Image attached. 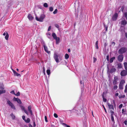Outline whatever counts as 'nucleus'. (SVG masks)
<instances>
[{
	"mask_svg": "<svg viewBox=\"0 0 127 127\" xmlns=\"http://www.w3.org/2000/svg\"><path fill=\"white\" fill-rule=\"evenodd\" d=\"M46 16L44 14H41L40 15V17L39 18L36 16L35 17V19L37 21L40 22H42L43 19Z\"/></svg>",
	"mask_w": 127,
	"mask_h": 127,
	"instance_id": "1",
	"label": "nucleus"
},
{
	"mask_svg": "<svg viewBox=\"0 0 127 127\" xmlns=\"http://www.w3.org/2000/svg\"><path fill=\"white\" fill-rule=\"evenodd\" d=\"M127 50V48L126 47H123L121 48L118 51V53L122 54L125 53Z\"/></svg>",
	"mask_w": 127,
	"mask_h": 127,
	"instance_id": "2",
	"label": "nucleus"
},
{
	"mask_svg": "<svg viewBox=\"0 0 127 127\" xmlns=\"http://www.w3.org/2000/svg\"><path fill=\"white\" fill-rule=\"evenodd\" d=\"M7 103L14 110H15V107L13 103L8 99L7 100Z\"/></svg>",
	"mask_w": 127,
	"mask_h": 127,
	"instance_id": "3",
	"label": "nucleus"
},
{
	"mask_svg": "<svg viewBox=\"0 0 127 127\" xmlns=\"http://www.w3.org/2000/svg\"><path fill=\"white\" fill-rule=\"evenodd\" d=\"M125 83V81L124 80H121L119 86V88L120 89L122 90L123 89V85Z\"/></svg>",
	"mask_w": 127,
	"mask_h": 127,
	"instance_id": "4",
	"label": "nucleus"
},
{
	"mask_svg": "<svg viewBox=\"0 0 127 127\" xmlns=\"http://www.w3.org/2000/svg\"><path fill=\"white\" fill-rule=\"evenodd\" d=\"M121 25L125 26L127 24V22L123 17L121 19Z\"/></svg>",
	"mask_w": 127,
	"mask_h": 127,
	"instance_id": "5",
	"label": "nucleus"
},
{
	"mask_svg": "<svg viewBox=\"0 0 127 127\" xmlns=\"http://www.w3.org/2000/svg\"><path fill=\"white\" fill-rule=\"evenodd\" d=\"M124 58L123 55L122 54L120 55L118 57V60L120 62H121L122 61Z\"/></svg>",
	"mask_w": 127,
	"mask_h": 127,
	"instance_id": "6",
	"label": "nucleus"
},
{
	"mask_svg": "<svg viewBox=\"0 0 127 127\" xmlns=\"http://www.w3.org/2000/svg\"><path fill=\"white\" fill-rule=\"evenodd\" d=\"M118 17V14L117 13H115V14L113 15L112 19L113 21H115L117 19Z\"/></svg>",
	"mask_w": 127,
	"mask_h": 127,
	"instance_id": "7",
	"label": "nucleus"
},
{
	"mask_svg": "<svg viewBox=\"0 0 127 127\" xmlns=\"http://www.w3.org/2000/svg\"><path fill=\"white\" fill-rule=\"evenodd\" d=\"M118 78L117 76H115L114 77V80L113 81V85H115L117 83V82L118 81Z\"/></svg>",
	"mask_w": 127,
	"mask_h": 127,
	"instance_id": "8",
	"label": "nucleus"
},
{
	"mask_svg": "<svg viewBox=\"0 0 127 127\" xmlns=\"http://www.w3.org/2000/svg\"><path fill=\"white\" fill-rule=\"evenodd\" d=\"M13 100L14 101H17V102L20 104H21L22 102L21 100L18 98H16L14 97L13 99Z\"/></svg>",
	"mask_w": 127,
	"mask_h": 127,
	"instance_id": "9",
	"label": "nucleus"
},
{
	"mask_svg": "<svg viewBox=\"0 0 127 127\" xmlns=\"http://www.w3.org/2000/svg\"><path fill=\"white\" fill-rule=\"evenodd\" d=\"M44 49L45 52L48 53V54H50L51 53V52L50 51H49L48 50V48L47 47L45 46H44L43 47Z\"/></svg>",
	"mask_w": 127,
	"mask_h": 127,
	"instance_id": "10",
	"label": "nucleus"
},
{
	"mask_svg": "<svg viewBox=\"0 0 127 127\" xmlns=\"http://www.w3.org/2000/svg\"><path fill=\"white\" fill-rule=\"evenodd\" d=\"M54 59L55 60L56 62L59 63V61L57 55L56 54H55L54 55Z\"/></svg>",
	"mask_w": 127,
	"mask_h": 127,
	"instance_id": "11",
	"label": "nucleus"
},
{
	"mask_svg": "<svg viewBox=\"0 0 127 127\" xmlns=\"http://www.w3.org/2000/svg\"><path fill=\"white\" fill-rule=\"evenodd\" d=\"M28 18L31 21L32 20L33 18V17L30 14H28Z\"/></svg>",
	"mask_w": 127,
	"mask_h": 127,
	"instance_id": "12",
	"label": "nucleus"
},
{
	"mask_svg": "<svg viewBox=\"0 0 127 127\" xmlns=\"http://www.w3.org/2000/svg\"><path fill=\"white\" fill-rule=\"evenodd\" d=\"M32 108L31 106H29L28 107V110L30 112L31 114L32 115V110H31Z\"/></svg>",
	"mask_w": 127,
	"mask_h": 127,
	"instance_id": "13",
	"label": "nucleus"
},
{
	"mask_svg": "<svg viewBox=\"0 0 127 127\" xmlns=\"http://www.w3.org/2000/svg\"><path fill=\"white\" fill-rule=\"evenodd\" d=\"M56 40V44H58L60 42V38L59 37H57L56 39H54Z\"/></svg>",
	"mask_w": 127,
	"mask_h": 127,
	"instance_id": "14",
	"label": "nucleus"
},
{
	"mask_svg": "<svg viewBox=\"0 0 127 127\" xmlns=\"http://www.w3.org/2000/svg\"><path fill=\"white\" fill-rule=\"evenodd\" d=\"M120 74L122 76H125L127 75V72H121Z\"/></svg>",
	"mask_w": 127,
	"mask_h": 127,
	"instance_id": "15",
	"label": "nucleus"
},
{
	"mask_svg": "<svg viewBox=\"0 0 127 127\" xmlns=\"http://www.w3.org/2000/svg\"><path fill=\"white\" fill-rule=\"evenodd\" d=\"M108 106L109 108L110 109H114L113 106L112 104H109V103H108Z\"/></svg>",
	"mask_w": 127,
	"mask_h": 127,
	"instance_id": "16",
	"label": "nucleus"
},
{
	"mask_svg": "<svg viewBox=\"0 0 127 127\" xmlns=\"http://www.w3.org/2000/svg\"><path fill=\"white\" fill-rule=\"evenodd\" d=\"M14 74V76H21V75L20 74H19L17 72H13Z\"/></svg>",
	"mask_w": 127,
	"mask_h": 127,
	"instance_id": "17",
	"label": "nucleus"
},
{
	"mask_svg": "<svg viewBox=\"0 0 127 127\" xmlns=\"http://www.w3.org/2000/svg\"><path fill=\"white\" fill-rule=\"evenodd\" d=\"M115 57H113L111 58L110 60V63H112L113 62V61L115 59Z\"/></svg>",
	"mask_w": 127,
	"mask_h": 127,
	"instance_id": "18",
	"label": "nucleus"
},
{
	"mask_svg": "<svg viewBox=\"0 0 127 127\" xmlns=\"http://www.w3.org/2000/svg\"><path fill=\"white\" fill-rule=\"evenodd\" d=\"M116 69L114 66H112L111 68L110 71H115Z\"/></svg>",
	"mask_w": 127,
	"mask_h": 127,
	"instance_id": "19",
	"label": "nucleus"
},
{
	"mask_svg": "<svg viewBox=\"0 0 127 127\" xmlns=\"http://www.w3.org/2000/svg\"><path fill=\"white\" fill-rule=\"evenodd\" d=\"M52 35L54 39H56L57 37L56 34L54 32H53L52 33Z\"/></svg>",
	"mask_w": 127,
	"mask_h": 127,
	"instance_id": "20",
	"label": "nucleus"
},
{
	"mask_svg": "<svg viewBox=\"0 0 127 127\" xmlns=\"http://www.w3.org/2000/svg\"><path fill=\"white\" fill-rule=\"evenodd\" d=\"M9 35L7 32H6V34L5 36V38L6 40H8L9 38Z\"/></svg>",
	"mask_w": 127,
	"mask_h": 127,
	"instance_id": "21",
	"label": "nucleus"
},
{
	"mask_svg": "<svg viewBox=\"0 0 127 127\" xmlns=\"http://www.w3.org/2000/svg\"><path fill=\"white\" fill-rule=\"evenodd\" d=\"M124 64L125 69L127 71V62H124Z\"/></svg>",
	"mask_w": 127,
	"mask_h": 127,
	"instance_id": "22",
	"label": "nucleus"
},
{
	"mask_svg": "<svg viewBox=\"0 0 127 127\" xmlns=\"http://www.w3.org/2000/svg\"><path fill=\"white\" fill-rule=\"evenodd\" d=\"M41 43L42 45H43V47L44 46H46V45L44 41L43 40H42L41 41Z\"/></svg>",
	"mask_w": 127,
	"mask_h": 127,
	"instance_id": "23",
	"label": "nucleus"
},
{
	"mask_svg": "<svg viewBox=\"0 0 127 127\" xmlns=\"http://www.w3.org/2000/svg\"><path fill=\"white\" fill-rule=\"evenodd\" d=\"M10 115L11 116V117H12V119L13 120H14L15 119V116L13 114V113H12L11 114H10Z\"/></svg>",
	"mask_w": 127,
	"mask_h": 127,
	"instance_id": "24",
	"label": "nucleus"
},
{
	"mask_svg": "<svg viewBox=\"0 0 127 127\" xmlns=\"http://www.w3.org/2000/svg\"><path fill=\"white\" fill-rule=\"evenodd\" d=\"M118 68H122V65L121 63H119L118 64Z\"/></svg>",
	"mask_w": 127,
	"mask_h": 127,
	"instance_id": "25",
	"label": "nucleus"
},
{
	"mask_svg": "<svg viewBox=\"0 0 127 127\" xmlns=\"http://www.w3.org/2000/svg\"><path fill=\"white\" fill-rule=\"evenodd\" d=\"M111 120H112V122H113V123L114 124L115 123V122L114 119V116H111Z\"/></svg>",
	"mask_w": 127,
	"mask_h": 127,
	"instance_id": "26",
	"label": "nucleus"
},
{
	"mask_svg": "<svg viewBox=\"0 0 127 127\" xmlns=\"http://www.w3.org/2000/svg\"><path fill=\"white\" fill-rule=\"evenodd\" d=\"M126 111L124 109H122V113L124 115H125L126 113Z\"/></svg>",
	"mask_w": 127,
	"mask_h": 127,
	"instance_id": "27",
	"label": "nucleus"
},
{
	"mask_svg": "<svg viewBox=\"0 0 127 127\" xmlns=\"http://www.w3.org/2000/svg\"><path fill=\"white\" fill-rule=\"evenodd\" d=\"M69 57V55L67 54H65V59H67Z\"/></svg>",
	"mask_w": 127,
	"mask_h": 127,
	"instance_id": "28",
	"label": "nucleus"
},
{
	"mask_svg": "<svg viewBox=\"0 0 127 127\" xmlns=\"http://www.w3.org/2000/svg\"><path fill=\"white\" fill-rule=\"evenodd\" d=\"M30 119L29 118H28L27 119V120H25V121L26 123H29L30 122Z\"/></svg>",
	"mask_w": 127,
	"mask_h": 127,
	"instance_id": "29",
	"label": "nucleus"
},
{
	"mask_svg": "<svg viewBox=\"0 0 127 127\" xmlns=\"http://www.w3.org/2000/svg\"><path fill=\"white\" fill-rule=\"evenodd\" d=\"M43 6L44 7H47L48 6V5L46 3H45L44 4Z\"/></svg>",
	"mask_w": 127,
	"mask_h": 127,
	"instance_id": "30",
	"label": "nucleus"
},
{
	"mask_svg": "<svg viewBox=\"0 0 127 127\" xmlns=\"http://www.w3.org/2000/svg\"><path fill=\"white\" fill-rule=\"evenodd\" d=\"M48 37L49 38L50 40L51 41H53V40L54 39L52 38V37L50 36H48Z\"/></svg>",
	"mask_w": 127,
	"mask_h": 127,
	"instance_id": "31",
	"label": "nucleus"
},
{
	"mask_svg": "<svg viewBox=\"0 0 127 127\" xmlns=\"http://www.w3.org/2000/svg\"><path fill=\"white\" fill-rule=\"evenodd\" d=\"M124 15L127 20V12H126L124 13Z\"/></svg>",
	"mask_w": 127,
	"mask_h": 127,
	"instance_id": "32",
	"label": "nucleus"
},
{
	"mask_svg": "<svg viewBox=\"0 0 127 127\" xmlns=\"http://www.w3.org/2000/svg\"><path fill=\"white\" fill-rule=\"evenodd\" d=\"M55 26L56 28H58V30L59 29V26L58 24H55Z\"/></svg>",
	"mask_w": 127,
	"mask_h": 127,
	"instance_id": "33",
	"label": "nucleus"
},
{
	"mask_svg": "<svg viewBox=\"0 0 127 127\" xmlns=\"http://www.w3.org/2000/svg\"><path fill=\"white\" fill-rule=\"evenodd\" d=\"M110 113H111V116H113L114 114V112L112 110H110Z\"/></svg>",
	"mask_w": 127,
	"mask_h": 127,
	"instance_id": "34",
	"label": "nucleus"
},
{
	"mask_svg": "<svg viewBox=\"0 0 127 127\" xmlns=\"http://www.w3.org/2000/svg\"><path fill=\"white\" fill-rule=\"evenodd\" d=\"M49 11L52 12L53 10V8L52 7H50L49 8Z\"/></svg>",
	"mask_w": 127,
	"mask_h": 127,
	"instance_id": "35",
	"label": "nucleus"
},
{
	"mask_svg": "<svg viewBox=\"0 0 127 127\" xmlns=\"http://www.w3.org/2000/svg\"><path fill=\"white\" fill-rule=\"evenodd\" d=\"M15 95L17 96H19L20 95V93L18 92L16 94H15Z\"/></svg>",
	"mask_w": 127,
	"mask_h": 127,
	"instance_id": "36",
	"label": "nucleus"
},
{
	"mask_svg": "<svg viewBox=\"0 0 127 127\" xmlns=\"http://www.w3.org/2000/svg\"><path fill=\"white\" fill-rule=\"evenodd\" d=\"M58 11L57 9H56L55 11L53 12V13L54 14H55L57 13V12Z\"/></svg>",
	"mask_w": 127,
	"mask_h": 127,
	"instance_id": "37",
	"label": "nucleus"
},
{
	"mask_svg": "<svg viewBox=\"0 0 127 127\" xmlns=\"http://www.w3.org/2000/svg\"><path fill=\"white\" fill-rule=\"evenodd\" d=\"M124 6H122L120 9V11H121L122 12H123V11L124 9Z\"/></svg>",
	"mask_w": 127,
	"mask_h": 127,
	"instance_id": "38",
	"label": "nucleus"
},
{
	"mask_svg": "<svg viewBox=\"0 0 127 127\" xmlns=\"http://www.w3.org/2000/svg\"><path fill=\"white\" fill-rule=\"evenodd\" d=\"M103 101L104 102H105L106 101V99L104 98V96H103Z\"/></svg>",
	"mask_w": 127,
	"mask_h": 127,
	"instance_id": "39",
	"label": "nucleus"
},
{
	"mask_svg": "<svg viewBox=\"0 0 127 127\" xmlns=\"http://www.w3.org/2000/svg\"><path fill=\"white\" fill-rule=\"evenodd\" d=\"M20 107L21 109L23 110L24 111L25 110V107L23 106H20Z\"/></svg>",
	"mask_w": 127,
	"mask_h": 127,
	"instance_id": "40",
	"label": "nucleus"
},
{
	"mask_svg": "<svg viewBox=\"0 0 127 127\" xmlns=\"http://www.w3.org/2000/svg\"><path fill=\"white\" fill-rule=\"evenodd\" d=\"M125 93H127V85L125 86Z\"/></svg>",
	"mask_w": 127,
	"mask_h": 127,
	"instance_id": "41",
	"label": "nucleus"
},
{
	"mask_svg": "<svg viewBox=\"0 0 127 127\" xmlns=\"http://www.w3.org/2000/svg\"><path fill=\"white\" fill-rule=\"evenodd\" d=\"M54 116L56 118H57L58 117V116L56 113H55L54 114Z\"/></svg>",
	"mask_w": 127,
	"mask_h": 127,
	"instance_id": "42",
	"label": "nucleus"
},
{
	"mask_svg": "<svg viewBox=\"0 0 127 127\" xmlns=\"http://www.w3.org/2000/svg\"><path fill=\"white\" fill-rule=\"evenodd\" d=\"M123 106V105L122 104H121L119 106V109L121 108Z\"/></svg>",
	"mask_w": 127,
	"mask_h": 127,
	"instance_id": "43",
	"label": "nucleus"
},
{
	"mask_svg": "<svg viewBox=\"0 0 127 127\" xmlns=\"http://www.w3.org/2000/svg\"><path fill=\"white\" fill-rule=\"evenodd\" d=\"M51 26H49V28H48V31H50L51 29Z\"/></svg>",
	"mask_w": 127,
	"mask_h": 127,
	"instance_id": "44",
	"label": "nucleus"
},
{
	"mask_svg": "<svg viewBox=\"0 0 127 127\" xmlns=\"http://www.w3.org/2000/svg\"><path fill=\"white\" fill-rule=\"evenodd\" d=\"M118 88V86H117L115 85L114 86L113 88L114 89H117Z\"/></svg>",
	"mask_w": 127,
	"mask_h": 127,
	"instance_id": "45",
	"label": "nucleus"
},
{
	"mask_svg": "<svg viewBox=\"0 0 127 127\" xmlns=\"http://www.w3.org/2000/svg\"><path fill=\"white\" fill-rule=\"evenodd\" d=\"M104 27H105V31H107L108 29V27L107 26H105V25H104Z\"/></svg>",
	"mask_w": 127,
	"mask_h": 127,
	"instance_id": "46",
	"label": "nucleus"
},
{
	"mask_svg": "<svg viewBox=\"0 0 127 127\" xmlns=\"http://www.w3.org/2000/svg\"><path fill=\"white\" fill-rule=\"evenodd\" d=\"M24 111L25 112L27 115H29V114L28 112H27V111L26 110H25Z\"/></svg>",
	"mask_w": 127,
	"mask_h": 127,
	"instance_id": "47",
	"label": "nucleus"
},
{
	"mask_svg": "<svg viewBox=\"0 0 127 127\" xmlns=\"http://www.w3.org/2000/svg\"><path fill=\"white\" fill-rule=\"evenodd\" d=\"M1 93H2V94L4 93L5 92V90H1Z\"/></svg>",
	"mask_w": 127,
	"mask_h": 127,
	"instance_id": "48",
	"label": "nucleus"
},
{
	"mask_svg": "<svg viewBox=\"0 0 127 127\" xmlns=\"http://www.w3.org/2000/svg\"><path fill=\"white\" fill-rule=\"evenodd\" d=\"M22 118L25 121V120H26L25 119V116H23L22 117Z\"/></svg>",
	"mask_w": 127,
	"mask_h": 127,
	"instance_id": "49",
	"label": "nucleus"
},
{
	"mask_svg": "<svg viewBox=\"0 0 127 127\" xmlns=\"http://www.w3.org/2000/svg\"><path fill=\"white\" fill-rule=\"evenodd\" d=\"M45 121L46 122H48V120H47V117L46 116H45Z\"/></svg>",
	"mask_w": 127,
	"mask_h": 127,
	"instance_id": "50",
	"label": "nucleus"
},
{
	"mask_svg": "<svg viewBox=\"0 0 127 127\" xmlns=\"http://www.w3.org/2000/svg\"><path fill=\"white\" fill-rule=\"evenodd\" d=\"M10 93L11 94H13L14 95H15V93L14 92V90L12 91Z\"/></svg>",
	"mask_w": 127,
	"mask_h": 127,
	"instance_id": "51",
	"label": "nucleus"
},
{
	"mask_svg": "<svg viewBox=\"0 0 127 127\" xmlns=\"http://www.w3.org/2000/svg\"><path fill=\"white\" fill-rule=\"evenodd\" d=\"M111 44L113 45V46H114L115 45V43L114 42H111Z\"/></svg>",
	"mask_w": 127,
	"mask_h": 127,
	"instance_id": "52",
	"label": "nucleus"
},
{
	"mask_svg": "<svg viewBox=\"0 0 127 127\" xmlns=\"http://www.w3.org/2000/svg\"><path fill=\"white\" fill-rule=\"evenodd\" d=\"M107 59V61H109V56L108 55H107L106 57Z\"/></svg>",
	"mask_w": 127,
	"mask_h": 127,
	"instance_id": "53",
	"label": "nucleus"
},
{
	"mask_svg": "<svg viewBox=\"0 0 127 127\" xmlns=\"http://www.w3.org/2000/svg\"><path fill=\"white\" fill-rule=\"evenodd\" d=\"M93 59H94V62L95 63V62L96 61V59L95 57H94V58Z\"/></svg>",
	"mask_w": 127,
	"mask_h": 127,
	"instance_id": "54",
	"label": "nucleus"
},
{
	"mask_svg": "<svg viewBox=\"0 0 127 127\" xmlns=\"http://www.w3.org/2000/svg\"><path fill=\"white\" fill-rule=\"evenodd\" d=\"M36 126V124H35V121L33 122V127H35Z\"/></svg>",
	"mask_w": 127,
	"mask_h": 127,
	"instance_id": "55",
	"label": "nucleus"
},
{
	"mask_svg": "<svg viewBox=\"0 0 127 127\" xmlns=\"http://www.w3.org/2000/svg\"><path fill=\"white\" fill-rule=\"evenodd\" d=\"M103 108L105 111L106 112V113H107V111H106V109L105 108V107H104V105H103Z\"/></svg>",
	"mask_w": 127,
	"mask_h": 127,
	"instance_id": "56",
	"label": "nucleus"
},
{
	"mask_svg": "<svg viewBox=\"0 0 127 127\" xmlns=\"http://www.w3.org/2000/svg\"><path fill=\"white\" fill-rule=\"evenodd\" d=\"M127 121L126 120H125L124 121V123L126 125H127Z\"/></svg>",
	"mask_w": 127,
	"mask_h": 127,
	"instance_id": "57",
	"label": "nucleus"
},
{
	"mask_svg": "<svg viewBox=\"0 0 127 127\" xmlns=\"http://www.w3.org/2000/svg\"><path fill=\"white\" fill-rule=\"evenodd\" d=\"M119 95V93H117L115 94V95L116 96H118Z\"/></svg>",
	"mask_w": 127,
	"mask_h": 127,
	"instance_id": "58",
	"label": "nucleus"
},
{
	"mask_svg": "<svg viewBox=\"0 0 127 127\" xmlns=\"http://www.w3.org/2000/svg\"><path fill=\"white\" fill-rule=\"evenodd\" d=\"M95 48L96 49H98V45H95Z\"/></svg>",
	"mask_w": 127,
	"mask_h": 127,
	"instance_id": "59",
	"label": "nucleus"
},
{
	"mask_svg": "<svg viewBox=\"0 0 127 127\" xmlns=\"http://www.w3.org/2000/svg\"><path fill=\"white\" fill-rule=\"evenodd\" d=\"M29 127H32V125L31 124H29Z\"/></svg>",
	"mask_w": 127,
	"mask_h": 127,
	"instance_id": "60",
	"label": "nucleus"
},
{
	"mask_svg": "<svg viewBox=\"0 0 127 127\" xmlns=\"http://www.w3.org/2000/svg\"><path fill=\"white\" fill-rule=\"evenodd\" d=\"M47 73L48 75H50V72H47Z\"/></svg>",
	"mask_w": 127,
	"mask_h": 127,
	"instance_id": "61",
	"label": "nucleus"
},
{
	"mask_svg": "<svg viewBox=\"0 0 127 127\" xmlns=\"http://www.w3.org/2000/svg\"><path fill=\"white\" fill-rule=\"evenodd\" d=\"M125 36L127 38V33H125Z\"/></svg>",
	"mask_w": 127,
	"mask_h": 127,
	"instance_id": "62",
	"label": "nucleus"
},
{
	"mask_svg": "<svg viewBox=\"0 0 127 127\" xmlns=\"http://www.w3.org/2000/svg\"><path fill=\"white\" fill-rule=\"evenodd\" d=\"M98 41H97L96 43H95V45H98Z\"/></svg>",
	"mask_w": 127,
	"mask_h": 127,
	"instance_id": "63",
	"label": "nucleus"
},
{
	"mask_svg": "<svg viewBox=\"0 0 127 127\" xmlns=\"http://www.w3.org/2000/svg\"><path fill=\"white\" fill-rule=\"evenodd\" d=\"M107 45V44L106 43H105L104 44V46H105V47H106V46Z\"/></svg>",
	"mask_w": 127,
	"mask_h": 127,
	"instance_id": "64",
	"label": "nucleus"
}]
</instances>
